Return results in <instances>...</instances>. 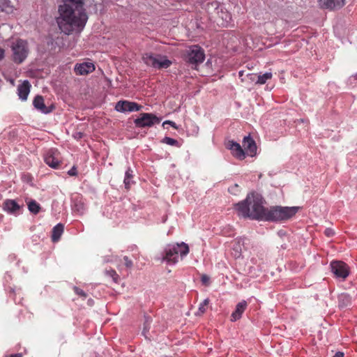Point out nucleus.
Here are the masks:
<instances>
[{"label":"nucleus","mask_w":357,"mask_h":357,"mask_svg":"<svg viewBox=\"0 0 357 357\" xmlns=\"http://www.w3.org/2000/svg\"><path fill=\"white\" fill-rule=\"evenodd\" d=\"M262 197L255 193L250 192L246 198L234 204V208L238 215L252 220H261L272 222L285 221L294 216L298 211L297 206H275L265 208Z\"/></svg>","instance_id":"f257e3e1"},{"label":"nucleus","mask_w":357,"mask_h":357,"mask_svg":"<svg viewBox=\"0 0 357 357\" xmlns=\"http://www.w3.org/2000/svg\"><path fill=\"white\" fill-rule=\"evenodd\" d=\"M63 2L59 6V16L56 18L59 29L67 35L73 31L80 32L88 20L84 8V1L63 0Z\"/></svg>","instance_id":"f03ea898"},{"label":"nucleus","mask_w":357,"mask_h":357,"mask_svg":"<svg viewBox=\"0 0 357 357\" xmlns=\"http://www.w3.org/2000/svg\"><path fill=\"white\" fill-rule=\"evenodd\" d=\"M189 251L188 245L183 242L167 245L164 250L162 260L168 264H175L178 261L179 256L183 257L189 253Z\"/></svg>","instance_id":"7ed1b4c3"},{"label":"nucleus","mask_w":357,"mask_h":357,"mask_svg":"<svg viewBox=\"0 0 357 357\" xmlns=\"http://www.w3.org/2000/svg\"><path fill=\"white\" fill-rule=\"evenodd\" d=\"M12 60L16 64H21L27 58L29 49L28 43L22 39H17L10 45Z\"/></svg>","instance_id":"20e7f679"},{"label":"nucleus","mask_w":357,"mask_h":357,"mask_svg":"<svg viewBox=\"0 0 357 357\" xmlns=\"http://www.w3.org/2000/svg\"><path fill=\"white\" fill-rule=\"evenodd\" d=\"M142 60L146 66L158 69L167 68L172 63L166 56L161 54L154 55L153 53L144 54Z\"/></svg>","instance_id":"39448f33"},{"label":"nucleus","mask_w":357,"mask_h":357,"mask_svg":"<svg viewBox=\"0 0 357 357\" xmlns=\"http://www.w3.org/2000/svg\"><path fill=\"white\" fill-rule=\"evenodd\" d=\"M205 59L204 50L199 45H191L185 50L184 54L185 61L195 67L202 63Z\"/></svg>","instance_id":"423d86ee"},{"label":"nucleus","mask_w":357,"mask_h":357,"mask_svg":"<svg viewBox=\"0 0 357 357\" xmlns=\"http://www.w3.org/2000/svg\"><path fill=\"white\" fill-rule=\"evenodd\" d=\"M160 122V119L151 113H142L138 118L134 120L137 128L152 127Z\"/></svg>","instance_id":"0eeeda50"},{"label":"nucleus","mask_w":357,"mask_h":357,"mask_svg":"<svg viewBox=\"0 0 357 357\" xmlns=\"http://www.w3.org/2000/svg\"><path fill=\"white\" fill-rule=\"evenodd\" d=\"M44 160L50 167L58 169L61 163L60 153L56 149H50L45 153Z\"/></svg>","instance_id":"6e6552de"},{"label":"nucleus","mask_w":357,"mask_h":357,"mask_svg":"<svg viewBox=\"0 0 357 357\" xmlns=\"http://www.w3.org/2000/svg\"><path fill=\"white\" fill-rule=\"evenodd\" d=\"M331 271L337 277L343 280L346 279L349 274V266L341 261H333L331 263Z\"/></svg>","instance_id":"1a4fd4ad"},{"label":"nucleus","mask_w":357,"mask_h":357,"mask_svg":"<svg viewBox=\"0 0 357 357\" xmlns=\"http://www.w3.org/2000/svg\"><path fill=\"white\" fill-rule=\"evenodd\" d=\"M142 108V106L135 102L128 100H119L115 105V109L120 112H137Z\"/></svg>","instance_id":"9d476101"},{"label":"nucleus","mask_w":357,"mask_h":357,"mask_svg":"<svg viewBox=\"0 0 357 357\" xmlns=\"http://www.w3.org/2000/svg\"><path fill=\"white\" fill-rule=\"evenodd\" d=\"M226 147L231 151L232 155L236 158L242 160L245 158V151L238 143L230 140L227 142Z\"/></svg>","instance_id":"9b49d317"},{"label":"nucleus","mask_w":357,"mask_h":357,"mask_svg":"<svg viewBox=\"0 0 357 357\" xmlns=\"http://www.w3.org/2000/svg\"><path fill=\"white\" fill-rule=\"evenodd\" d=\"M76 75H86L95 70V66L92 62H83L77 63L74 68Z\"/></svg>","instance_id":"f8f14e48"},{"label":"nucleus","mask_w":357,"mask_h":357,"mask_svg":"<svg viewBox=\"0 0 357 357\" xmlns=\"http://www.w3.org/2000/svg\"><path fill=\"white\" fill-rule=\"evenodd\" d=\"M243 146L247 154L253 157L257 153V145L255 142L250 137L246 136L243 138Z\"/></svg>","instance_id":"ddd939ff"},{"label":"nucleus","mask_w":357,"mask_h":357,"mask_svg":"<svg viewBox=\"0 0 357 357\" xmlns=\"http://www.w3.org/2000/svg\"><path fill=\"white\" fill-rule=\"evenodd\" d=\"M322 8L335 10L340 9L345 4L344 0H319Z\"/></svg>","instance_id":"4468645a"},{"label":"nucleus","mask_w":357,"mask_h":357,"mask_svg":"<svg viewBox=\"0 0 357 357\" xmlns=\"http://www.w3.org/2000/svg\"><path fill=\"white\" fill-rule=\"evenodd\" d=\"M248 306V303L245 301L243 300L239 302L236 306L235 310L231 314L230 320L231 321H236L240 319L242 317V314L246 310Z\"/></svg>","instance_id":"2eb2a0df"},{"label":"nucleus","mask_w":357,"mask_h":357,"mask_svg":"<svg viewBox=\"0 0 357 357\" xmlns=\"http://www.w3.org/2000/svg\"><path fill=\"white\" fill-rule=\"evenodd\" d=\"M31 86L28 80H24L17 86V95L19 96L20 99L22 101L27 100Z\"/></svg>","instance_id":"dca6fc26"},{"label":"nucleus","mask_w":357,"mask_h":357,"mask_svg":"<svg viewBox=\"0 0 357 357\" xmlns=\"http://www.w3.org/2000/svg\"><path fill=\"white\" fill-rule=\"evenodd\" d=\"M4 211L10 213L17 214L20 212V206L13 199H6L3 204Z\"/></svg>","instance_id":"f3484780"},{"label":"nucleus","mask_w":357,"mask_h":357,"mask_svg":"<svg viewBox=\"0 0 357 357\" xmlns=\"http://www.w3.org/2000/svg\"><path fill=\"white\" fill-rule=\"evenodd\" d=\"M250 79H252V81H254L255 78H257L256 84H264L266 82L267 80L271 79L272 78L273 75L271 73H266L263 75H259L250 74Z\"/></svg>","instance_id":"a211bd4d"},{"label":"nucleus","mask_w":357,"mask_h":357,"mask_svg":"<svg viewBox=\"0 0 357 357\" xmlns=\"http://www.w3.org/2000/svg\"><path fill=\"white\" fill-rule=\"evenodd\" d=\"M64 227L61 223L57 224L53 227L52 231V241L53 242H57L63 232Z\"/></svg>","instance_id":"6ab92c4d"},{"label":"nucleus","mask_w":357,"mask_h":357,"mask_svg":"<svg viewBox=\"0 0 357 357\" xmlns=\"http://www.w3.org/2000/svg\"><path fill=\"white\" fill-rule=\"evenodd\" d=\"M33 106L38 110L44 113H47V107L44 102V99L41 96H36L33 101Z\"/></svg>","instance_id":"aec40b11"},{"label":"nucleus","mask_w":357,"mask_h":357,"mask_svg":"<svg viewBox=\"0 0 357 357\" xmlns=\"http://www.w3.org/2000/svg\"><path fill=\"white\" fill-rule=\"evenodd\" d=\"M132 170L129 167L126 172V175L124 178V184L126 189H129L131 185V179L132 178Z\"/></svg>","instance_id":"412c9836"},{"label":"nucleus","mask_w":357,"mask_h":357,"mask_svg":"<svg viewBox=\"0 0 357 357\" xmlns=\"http://www.w3.org/2000/svg\"><path fill=\"white\" fill-rule=\"evenodd\" d=\"M209 302V299L206 298L202 303H201L199 305L198 311L196 312V315L202 316L204 314L206 311Z\"/></svg>","instance_id":"4be33fe9"},{"label":"nucleus","mask_w":357,"mask_h":357,"mask_svg":"<svg viewBox=\"0 0 357 357\" xmlns=\"http://www.w3.org/2000/svg\"><path fill=\"white\" fill-rule=\"evenodd\" d=\"M28 208H29V210L34 214L38 213L40 210V204L38 202H36L35 200H32V201L29 202V203L28 204Z\"/></svg>","instance_id":"5701e85b"},{"label":"nucleus","mask_w":357,"mask_h":357,"mask_svg":"<svg viewBox=\"0 0 357 357\" xmlns=\"http://www.w3.org/2000/svg\"><path fill=\"white\" fill-rule=\"evenodd\" d=\"M0 11H12V7L10 6L8 0H0Z\"/></svg>","instance_id":"b1692460"},{"label":"nucleus","mask_w":357,"mask_h":357,"mask_svg":"<svg viewBox=\"0 0 357 357\" xmlns=\"http://www.w3.org/2000/svg\"><path fill=\"white\" fill-rule=\"evenodd\" d=\"M105 274L107 276L112 278L114 282H118L119 279V275L117 274V273L116 272L115 270H114L112 268L106 270L105 271Z\"/></svg>","instance_id":"393cba45"},{"label":"nucleus","mask_w":357,"mask_h":357,"mask_svg":"<svg viewBox=\"0 0 357 357\" xmlns=\"http://www.w3.org/2000/svg\"><path fill=\"white\" fill-rule=\"evenodd\" d=\"M233 250L235 251V253L234 255L236 257H238L241 255V247L238 242L235 243L233 247Z\"/></svg>","instance_id":"a878e982"},{"label":"nucleus","mask_w":357,"mask_h":357,"mask_svg":"<svg viewBox=\"0 0 357 357\" xmlns=\"http://www.w3.org/2000/svg\"><path fill=\"white\" fill-rule=\"evenodd\" d=\"M163 142L165 143H166L167 144H169V145H171V146H176L178 144V141L173 139V138H171V137H166L164 138L163 139Z\"/></svg>","instance_id":"bb28decb"},{"label":"nucleus","mask_w":357,"mask_h":357,"mask_svg":"<svg viewBox=\"0 0 357 357\" xmlns=\"http://www.w3.org/2000/svg\"><path fill=\"white\" fill-rule=\"evenodd\" d=\"M73 289L75 293L78 296L83 297L84 298H86L87 295L82 289H79L77 287H75Z\"/></svg>","instance_id":"cd10ccee"},{"label":"nucleus","mask_w":357,"mask_h":357,"mask_svg":"<svg viewBox=\"0 0 357 357\" xmlns=\"http://www.w3.org/2000/svg\"><path fill=\"white\" fill-rule=\"evenodd\" d=\"M123 261H124L125 266L127 268H130L132 267V265H133L132 261L131 259H130L127 256H125L123 257Z\"/></svg>","instance_id":"c85d7f7f"},{"label":"nucleus","mask_w":357,"mask_h":357,"mask_svg":"<svg viewBox=\"0 0 357 357\" xmlns=\"http://www.w3.org/2000/svg\"><path fill=\"white\" fill-rule=\"evenodd\" d=\"M68 174L70 176H77V167L75 166H73L68 172Z\"/></svg>","instance_id":"c756f323"},{"label":"nucleus","mask_w":357,"mask_h":357,"mask_svg":"<svg viewBox=\"0 0 357 357\" xmlns=\"http://www.w3.org/2000/svg\"><path fill=\"white\" fill-rule=\"evenodd\" d=\"M324 234L328 237H331V236H333L335 234V232H334V231L332 229L327 228V229H325Z\"/></svg>","instance_id":"7c9ffc66"},{"label":"nucleus","mask_w":357,"mask_h":357,"mask_svg":"<svg viewBox=\"0 0 357 357\" xmlns=\"http://www.w3.org/2000/svg\"><path fill=\"white\" fill-rule=\"evenodd\" d=\"M239 188V185L238 184H234L229 188V192L231 193H235Z\"/></svg>","instance_id":"2f4dec72"},{"label":"nucleus","mask_w":357,"mask_h":357,"mask_svg":"<svg viewBox=\"0 0 357 357\" xmlns=\"http://www.w3.org/2000/svg\"><path fill=\"white\" fill-rule=\"evenodd\" d=\"M209 280H210L209 277L207 276L206 275H203L201 278L202 283L206 285H208V284L209 282Z\"/></svg>","instance_id":"473e14b6"},{"label":"nucleus","mask_w":357,"mask_h":357,"mask_svg":"<svg viewBox=\"0 0 357 357\" xmlns=\"http://www.w3.org/2000/svg\"><path fill=\"white\" fill-rule=\"evenodd\" d=\"M5 56V50L2 48H0V61H1Z\"/></svg>","instance_id":"72a5a7b5"},{"label":"nucleus","mask_w":357,"mask_h":357,"mask_svg":"<svg viewBox=\"0 0 357 357\" xmlns=\"http://www.w3.org/2000/svg\"><path fill=\"white\" fill-rule=\"evenodd\" d=\"M333 357H344V354L342 352L338 351L336 352Z\"/></svg>","instance_id":"f704fd0d"},{"label":"nucleus","mask_w":357,"mask_h":357,"mask_svg":"<svg viewBox=\"0 0 357 357\" xmlns=\"http://www.w3.org/2000/svg\"><path fill=\"white\" fill-rule=\"evenodd\" d=\"M164 123H168V124H170L172 127L176 128V124H175V123H174V122H173V121H166Z\"/></svg>","instance_id":"c9c22d12"},{"label":"nucleus","mask_w":357,"mask_h":357,"mask_svg":"<svg viewBox=\"0 0 357 357\" xmlns=\"http://www.w3.org/2000/svg\"><path fill=\"white\" fill-rule=\"evenodd\" d=\"M239 75H240V76L243 75V72H242V71H240V72H239Z\"/></svg>","instance_id":"e433bc0d"},{"label":"nucleus","mask_w":357,"mask_h":357,"mask_svg":"<svg viewBox=\"0 0 357 357\" xmlns=\"http://www.w3.org/2000/svg\"><path fill=\"white\" fill-rule=\"evenodd\" d=\"M356 79H357V75H356Z\"/></svg>","instance_id":"4c0bfd02"}]
</instances>
